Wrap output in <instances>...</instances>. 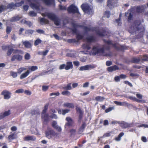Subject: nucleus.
<instances>
[{
  "instance_id": "obj_57",
  "label": "nucleus",
  "mask_w": 148,
  "mask_h": 148,
  "mask_svg": "<svg viewBox=\"0 0 148 148\" xmlns=\"http://www.w3.org/2000/svg\"><path fill=\"white\" fill-rule=\"evenodd\" d=\"M33 31L32 30H28L26 31L25 34H32L33 33Z\"/></svg>"
},
{
  "instance_id": "obj_4",
  "label": "nucleus",
  "mask_w": 148,
  "mask_h": 148,
  "mask_svg": "<svg viewBox=\"0 0 148 148\" xmlns=\"http://www.w3.org/2000/svg\"><path fill=\"white\" fill-rule=\"evenodd\" d=\"M81 8L85 13L88 14H92L93 11L92 6H89L87 4H83L81 5Z\"/></svg>"
},
{
  "instance_id": "obj_9",
  "label": "nucleus",
  "mask_w": 148,
  "mask_h": 148,
  "mask_svg": "<svg viewBox=\"0 0 148 148\" xmlns=\"http://www.w3.org/2000/svg\"><path fill=\"white\" fill-rule=\"evenodd\" d=\"M117 3V0H108L107 5L110 9H112L116 6Z\"/></svg>"
},
{
  "instance_id": "obj_43",
  "label": "nucleus",
  "mask_w": 148,
  "mask_h": 148,
  "mask_svg": "<svg viewBox=\"0 0 148 148\" xmlns=\"http://www.w3.org/2000/svg\"><path fill=\"white\" fill-rule=\"evenodd\" d=\"M30 54L28 53L25 54V60H28L30 58Z\"/></svg>"
},
{
  "instance_id": "obj_53",
  "label": "nucleus",
  "mask_w": 148,
  "mask_h": 148,
  "mask_svg": "<svg viewBox=\"0 0 148 148\" xmlns=\"http://www.w3.org/2000/svg\"><path fill=\"white\" fill-rule=\"evenodd\" d=\"M136 96L137 97L140 99H141L143 98V95L137 93L136 94Z\"/></svg>"
},
{
  "instance_id": "obj_44",
  "label": "nucleus",
  "mask_w": 148,
  "mask_h": 148,
  "mask_svg": "<svg viewBox=\"0 0 148 148\" xmlns=\"http://www.w3.org/2000/svg\"><path fill=\"white\" fill-rule=\"evenodd\" d=\"M110 14L109 11H106L104 14V15L105 16L108 18L110 17Z\"/></svg>"
},
{
  "instance_id": "obj_52",
  "label": "nucleus",
  "mask_w": 148,
  "mask_h": 148,
  "mask_svg": "<svg viewBox=\"0 0 148 148\" xmlns=\"http://www.w3.org/2000/svg\"><path fill=\"white\" fill-rule=\"evenodd\" d=\"M0 146H2V148H8L7 145L4 143H0Z\"/></svg>"
},
{
  "instance_id": "obj_34",
  "label": "nucleus",
  "mask_w": 148,
  "mask_h": 148,
  "mask_svg": "<svg viewBox=\"0 0 148 148\" xmlns=\"http://www.w3.org/2000/svg\"><path fill=\"white\" fill-rule=\"evenodd\" d=\"M26 69V68L24 67H21L18 69L17 70L18 73L20 74L23 71Z\"/></svg>"
},
{
  "instance_id": "obj_51",
  "label": "nucleus",
  "mask_w": 148,
  "mask_h": 148,
  "mask_svg": "<svg viewBox=\"0 0 148 148\" xmlns=\"http://www.w3.org/2000/svg\"><path fill=\"white\" fill-rule=\"evenodd\" d=\"M141 59L144 61H148V56H144L141 58Z\"/></svg>"
},
{
  "instance_id": "obj_1",
  "label": "nucleus",
  "mask_w": 148,
  "mask_h": 148,
  "mask_svg": "<svg viewBox=\"0 0 148 148\" xmlns=\"http://www.w3.org/2000/svg\"><path fill=\"white\" fill-rule=\"evenodd\" d=\"M83 48L86 50V54H89L90 55H95L98 54L103 53L104 49L98 45L94 46L91 50L89 45L87 44H84L82 47Z\"/></svg>"
},
{
  "instance_id": "obj_32",
  "label": "nucleus",
  "mask_w": 148,
  "mask_h": 148,
  "mask_svg": "<svg viewBox=\"0 0 148 148\" xmlns=\"http://www.w3.org/2000/svg\"><path fill=\"white\" fill-rule=\"evenodd\" d=\"M23 44L27 48H29L31 46L30 43L28 41H25L23 42Z\"/></svg>"
},
{
  "instance_id": "obj_14",
  "label": "nucleus",
  "mask_w": 148,
  "mask_h": 148,
  "mask_svg": "<svg viewBox=\"0 0 148 148\" xmlns=\"http://www.w3.org/2000/svg\"><path fill=\"white\" fill-rule=\"evenodd\" d=\"M76 109L77 113L79 114V118L81 119L83 114V111L79 107H76Z\"/></svg>"
},
{
  "instance_id": "obj_18",
  "label": "nucleus",
  "mask_w": 148,
  "mask_h": 148,
  "mask_svg": "<svg viewBox=\"0 0 148 148\" xmlns=\"http://www.w3.org/2000/svg\"><path fill=\"white\" fill-rule=\"evenodd\" d=\"M66 120L67 121V122L66 123L65 125L66 126H69L71 125L73 122L72 119L70 117H67Z\"/></svg>"
},
{
  "instance_id": "obj_47",
  "label": "nucleus",
  "mask_w": 148,
  "mask_h": 148,
  "mask_svg": "<svg viewBox=\"0 0 148 148\" xmlns=\"http://www.w3.org/2000/svg\"><path fill=\"white\" fill-rule=\"evenodd\" d=\"M115 23L117 24L119 26L121 25V22L120 19L119 18V19H116L115 21Z\"/></svg>"
},
{
  "instance_id": "obj_22",
  "label": "nucleus",
  "mask_w": 148,
  "mask_h": 148,
  "mask_svg": "<svg viewBox=\"0 0 148 148\" xmlns=\"http://www.w3.org/2000/svg\"><path fill=\"white\" fill-rule=\"evenodd\" d=\"M146 6L145 5L138 6L137 7V11L139 12H141L143 11L144 10Z\"/></svg>"
},
{
  "instance_id": "obj_19",
  "label": "nucleus",
  "mask_w": 148,
  "mask_h": 148,
  "mask_svg": "<svg viewBox=\"0 0 148 148\" xmlns=\"http://www.w3.org/2000/svg\"><path fill=\"white\" fill-rule=\"evenodd\" d=\"M132 124H129L125 122H123L121 123V126L123 128H126L132 126Z\"/></svg>"
},
{
  "instance_id": "obj_29",
  "label": "nucleus",
  "mask_w": 148,
  "mask_h": 148,
  "mask_svg": "<svg viewBox=\"0 0 148 148\" xmlns=\"http://www.w3.org/2000/svg\"><path fill=\"white\" fill-rule=\"evenodd\" d=\"M124 135V133H123L121 132L120 133L118 136V137L115 138V140L117 141H120L121 140V137L123 136Z\"/></svg>"
},
{
  "instance_id": "obj_41",
  "label": "nucleus",
  "mask_w": 148,
  "mask_h": 148,
  "mask_svg": "<svg viewBox=\"0 0 148 148\" xmlns=\"http://www.w3.org/2000/svg\"><path fill=\"white\" fill-rule=\"evenodd\" d=\"M29 15L31 16H34L36 15V13H35L34 11H30L29 12Z\"/></svg>"
},
{
  "instance_id": "obj_56",
  "label": "nucleus",
  "mask_w": 148,
  "mask_h": 148,
  "mask_svg": "<svg viewBox=\"0 0 148 148\" xmlns=\"http://www.w3.org/2000/svg\"><path fill=\"white\" fill-rule=\"evenodd\" d=\"M66 66V65L65 64H62L60 65L59 69L60 70H62L64 68L65 69V67Z\"/></svg>"
},
{
  "instance_id": "obj_17",
  "label": "nucleus",
  "mask_w": 148,
  "mask_h": 148,
  "mask_svg": "<svg viewBox=\"0 0 148 148\" xmlns=\"http://www.w3.org/2000/svg\"><path fill=\"white\" fill-rule=\"evenodd\" d=\"M30 73V71L29 70H28L25 73H22L20 75V78L21 79H23L26 77Z\"/></svg>"
},
{
  "instance_id": "obj_50",
  "label": "nucleus",
  "mask_w": 148,
  "mask_h": 148,
  "mask_svg": "<svg viewBox=\"0 0 148 148\" xmlns=\"http://www.w3.org/2000/svg\"><path fill=\"white\" fill-rule=\"evenodd\" d=\"M137 127H144L145 128H148V125L141 124L138 125Z\"/></svg>"
},
{
  "instance_id": "obj_61",
  "label": "nucleus",
  "mask_w": 148,
  "mask_h": 148,
  "mask_svg": "<svg viewBox=\"0 0 148 148\" xmlns=\"http://www.w3.org/2000/svg\"><path fill=\"white\" fill-rule=\"evenodd\" d=\"M59 95V93L58 92H53L50 94V95L52 96L53 95L58 96Z\"/></svg>"
},
{
  "instance_id": "obj_27",
  "label": "nucleus",
  "mask_w": 148,
  "mask_h": 148,
  "mask_svg": "<svg viewBox=\"0 0 148 148\" xmlns=\"http://www.w3.org/2000/svg\"><path fill=\"white\" fill-rule=\"evenodd\" d=\"M4 118L10 115L11 114L10 110L5 111L3 112H2Z\"/></svg>"
},
{
  "instance_id": "obj_38",
  "label": "nucleus",
  "mask_w": 148,
  "mask_h": 148,
  "mask_svg": "<svg viewBox=\"0 0 148 148\" xmlns=\"http://www.w3.org/2000/svg\"><path fill=\"white\" fill-rule=\"evenodd\" d=\"M42 42V41L41 40L39 39H36L34 42V45L35 46H36L39 44H40Z\"/></svg>"
},
{
  "instance_id": "obj_42",
  "label": "nucleus",
  "mask_w": 148,
  "mask_h": 148,
  "mask_svg": "<svg viewBox=\"0 0 148 148\" xmlns=\"http://www.w3.org/2000/svg\"><path fill=\"white\" fill-rule=\"evenodd\" d=\"M49 52V50H46L45 51H43L42 52H40V55H42L44 56H46L47 53Z\"/></svg>"
},
{
  "instance_id": "obj_25",
  "label": "nucleus",
  "mask_w": 148,
  "mask_h": 148,
  "mask_svg": "<svg viewBox=\"0 0 148 148\" xmlns=\"http://www.w3.org/2000/svg\"><path fill=\"white\" fill-rule=\"evenodd\" d=\"M130 99L132 100H133L135 101L138 102H141L142 103H144L145 102L144 100L138 99H137L134 97L131 96L130 97Z\"/></svg>"
},
{
  "instance_id": "obj_26",
  "label": "nucleus",
  "mask_w": 148,
  "mask_h": 148,
  "mask_svg": "<svg viewBox=\"0 0 148 148\" xmlns=\"http://www.w3.org/2000/svg\"><path fill=\"white\" fill-rule=\"evenodd\" d=\"M39 19L40 23L42 24H47L49 23V21L44 18H40Z\"/></svg>"
},
{
  "instance_id": "obj_46",
  "label": "nucleus",
  "mask_w": 148,
  "mask_h": 148,
  "mask_svg": "<svg viewBox=\"0 0 148 148\" xmlns=\"http://www.w3.org/2000/svg\"><path fill=\"white\" fill-rule=\"evenodd\" d=\"M24 92V90L22 89L21 88L18 89V90H16L15 91V92L16 93H22L23 92Z\"/></svg>"
},
{
  "instance_id": "obj_8",
  "label": "nucleus",
  "mask_w": 148,
  "mask_h": 148,
  "mask_svg": "<svg viewBox=\"0 0 148 148\" xmlns=\"http://www.w3.org/2000/svg\"><path fill=\"white\" fill-rule=\"evenodd\" d=\"M11 93L8 90H4L1 92V95L3 96V99L5 100H9L11 97Z\"/></svg>"
},
{
  "instance_id": "obj_23",
  "label": "nucleus",
  "mask_w": 148,
  "mask_h": 148,
  "mask_svg": "<svg viewBox=\"0 0 148 148\" xmlns=\"http://www.w3.org/2000/svg\"><path fill=\"white\" fill-rule=\"evenodd\" d=\"M114 103L118 106H125L127 104V103L125 102H121L114 101Z\"/></svg>"
},
{
  "instance_id": "obj_16",
  "label": "nucleus",
  "mask_w": 148,
  "mask_h": 148,
  "mask_svg": "<svg viewBox=\"0 0 148 148\" xmlns=\"http://www.w3.org/2000/svg\"><path fill=\"white\" fill-rule=\"evenodd\" d=\"M107 69L108 72H111L119 69V68L117 66L114 65L108 67Z\"/></svg>"
},
{
  "instance_id": "obj_39",
  "label": "nucleus",
  "mask_w": 148,
  "mask_h": 148,
  "mask_svg": "<svg viewBox=\"0 0 148 148\" xmlns=\"http://www.w3.org/2000/svg\"><path fill=\"white\" fill-rule=\"evenodd\" d=\"M62 95H65L69 96L71 95V93L69 91H65L62 92Z\"/></svg>"
},
{
  "instance_id": "obj_54",
  "label": "nucleus",
  "mask_w": 148,
  "mask_h": 148,
  "mask_svg": "<svg viewBox=\"0 0 148 148\" xmlns=\"http://www.w3.org/2000/svg\"><path fill=\"white\" fill-rule=\"evenodd\" d=\"M69 111L70 110L68 109L62 110L63 115H64L65 114L68 113Z\"/></svg>"
},
{
  "instance_id": "obj_11",
  "label": "nucleus",
  "mask_w": 148,
  "mask_h": 148,
  "mask_svg": "<svg viewBox=\"0 0 148 148\" xmlns=\"http://www.w3.org/2000/svg\"><path fill=\"white\" fill-rule=\"evenodd\" d=\"M95 67L93 65L89 64L80 67L79 68V70L82 71L89 70L93 69Z\"/></svg>"
},
{
  "instance_id": "obj_10",
  "label": "nucleus",
  "mask_w": 148,
  "mask_h": 148,
  "mask_svg": "<svg viewBox=\"0 0 148 148\" xmlns=\"http://www.w3.org/2000/svg\"><path fill=\"white\" fill-rule=\"evenodd\" d=\"M67 10L69 12L79 13L77 8L73 4L71 5L68 8Z\"/></svg>"
},
{
  "instance_id": "obj_58",
  "label": "nucleus",
  "mask_w": 148,
  "mask_h": 148,
  "mask_svg": "<svg viewBox=\"0 0 148 148\" xmlns=\"http://www.w3.org/2000/svg\"><path fill=\"white\" fill-rule=\"evenodd\" d=\"M141 59V58L137 59L136 58H135L133 59V62L135 63H138L139 62L140 60Z\"/></svg>"
},
{
  "instance_id": "obj_6",
  "label": "nucleus",
  "mask_w": 148,
  "mask_h": 148,
  "mask_svg": "<svg viewBox=\"0 0 148 148\" xmlns=\"http://www.w3.org/2000/svg\"><path fill=\"white\" fill-rule=\"evenodd\" d=\"M57 133L50 129H48L45 133V136L49 139L51 138L52 136L56 137L57 136Z\"/></svg>"
},
{
  "instance_id": "obj_31",
  "label": "nucleus",
  "mask_w": 148,
  "mask_h": 148,
  "mask_svg": "<svg viewBox=\"0 0 148 148\" xmlns=\"http://www.w3.org/2000/svg\"><path fill=\"white\" fill-rule=\"evenodd\" d=\"M87 40L89 42H91L94 40V37L91 36H88L86 38Z\"/></svg>"
},
{
  "instance_id": "obj_2",
  "label": "nucleus",
  "mask_w": 148,
  "mask_h": 148,
  "mask_svg": "<svg viewBox=\"0 0 148 148\" xmlns=\"http://www.w3.org/2000/svg\"><path fill=\"white\" fill-rule=\"evenodd\" d=\"M42 15L43 16H47L49 18L53 21L55 24L56 25H59L60 20L54 14L52 13L45 12V13H42Z\"/></svg>"
},
{
  "instance_id": "obj_3",
  "label": "nucleus",
  "mask_w": 148,
  "mask_h": 148,
  "mask_svg": "<svg viewBox=\"0 0 148 148\" xmlns=\"http://www.w3.org/2000/svg\"><path fill=\"white\" fill-rule=\"evenodd\" d=\"M130 29L131 30H130V33H136L137 31L138 32H140L144 31V28L142 25L139 24L132 27Z\"/></svg>"
},
{
  "instance_id": "obj_30",
  "label": "nucleus",
  "mask_w": 148,
  "mask_h": 148,
  "mask_svg": "<svg viewBox=\"0 0 148 148\" xmlns=\"http://www.w3.org/2000/svg\"><path fill=\"white\" fill-rule=\"evenodd\" d=\"M16 137L15 136V134L14 133H13L10 135L8 137V140L10 141H11L13 139L15 138Z\"/></svg>"
},
{
  "instance_id": "obj_59",
  "label": "nucleus",
  "mask_w": 148,
  "mask_h": 148,
  "mask_svg": "<svg viewBox=\"0 0 148 148\" xmlns=\"http://www.w3.org/2000/svg\"><path fill=\"white\" fill-rule=\"evenodd\" d=\"M54 128L57 130L59 132L61 131L62 130V129L61 127L59 126L58 125L57 126L55 127Z\"/></svg>"
},
{
  "instance_id": "obj_24",
  "label": "nucleus",
  "mask_w": 148,
  "mask_h": 148,
  "mask_svg": "<svg viewBox=\"0 0 148 148\" xmlns=\"http://www.w3.org/2000/svg\"><path fill=\"white\" fill-rule=\"evenodd\" d=\"M125 16L126 17H128V21L131 20L132 18V15L131 14V11L130 10H129L127 12H126Z\"/></svg>"
},
{
  "instance_id": "obj_48",
  "label": "nucleus",
  "mask_w": 148,
  "mask_h": 148,
  "mask_svg": "<svg viewBox=\"0 0 148 148\" xmlns=\"http://www.w3.org/2000/svg\"><path fill=\"white\" fill-rule=\"evenodd\" d=\"M14 52L16 53H19L20 54H23V52L21 50H16L14 51Z\"/></svg>"
},
{
  "instance_id": "obj_36",
  "label": "nucleus",
  "mask_w": 148,
  "mask_h": 148,
  "mask_svg": "<svg viewBox=\"0 0 148 148\" xmlns=\"http://www.w3.org/2000/svg\"><path fill=\"white\" fill-rule=\"evenodd\" d=\"M95 99L97 101H101L104 100V98L101 96H97L95 97Z\"/></svg>"
},
{
  "instance_id": "obj_5",
  "label": "nucleus",
  "mask_w": 148,
  "mask_h": 148,
  "mask_svg": "<svg viewBox=\"0 0 148 148\" xmlns=\"http://www.w3.org/2000/svg\"><path fill=\"white\" fill-rule=\"evenodd\" d=\"M29 2H31L30 4V6L33 9H35L38 11L39 12H40L39 11V9H41L43 10V8L42 7L40 6L39 4L38 3H36L34 2V0H27Z\"/></svg>"
},
{
  "instance_id": "obj_40",
  "label": "nucleus",
  "mask_w": 148,
  "mask_h": 148,
  "mask_svg": "<svg viewBox=\"0 0 148 148\" xmlns=\"http://www.w3.org/2000/svg\"><path fill=\"white\" fill-rule=\"evenodd\" d=\"M14 50L12 48L9 49L7 52V54L8 56H10Z\"/></svg>"
},
{
  "instance_id": "obj_63",
  "label": "nucleus",
  "mask_w": 148,
  "mask_h": 148,
  "mask_svg": "<svg viewBox=\"0 0 148 148\" xmlns=\"http://www.w3.org/2000/svg\"><path fill=\"white\" fill-rule=\"evenodd\" d=\"M58 125L57 124V122L56 121H53L52 122V126L55 128V127L57 126Z\"/></svg>"
},
{
  "instance_id": "obj_45",
  "label": "nucleus",
  "mask_w": 148,
  "mask_h": 148,
  "mask_svg": "<svg viewBox=\"0 0 148 148\" xmlns=\"http://www.w3.org/2000/svg\"><path fill=\"white\" fill-rule=\"evenodd\" d=\"M64 89H65L70 90L71 89V84H69L67 85V86L64 87Z\"/></svg>"
},
{
  "instance_id": "obj_37",
  "label": "nucleus",
  "mask_w": 148,
  "mask_h": 148,
  "mask_svg": "<svg viewBox=\"0 0 148 148\" xmlns=\"http://www.w3.org/2000/svg\"><path fill=\"white\" fill-rule=\"evenodd\" d=\"M29 69V70H31V71H34L38 69V67L36 66H33L31 67H30Z\"/></svg>"
},
{
  "instance_id": "obj_49",
  "label": "nucleus",
  "mask_w": 148,
  "mask_h": 148,
  "mask_svg": "<svg viewBox=\"0 0 148 148\" xmlns=\"http://www.w3.org/2000/svg\"><path fill=\"white\" fill-rule=\"evenodd\" d=\"M6 7L5 6L2 5L0 6V13L5 10Z\"/></svg>"
},
{
  "instance_id": "obj_64",
  "label": "nucleus",
  "mask_w": 148,
  "mask_h": 148,
  "mask_svg": "<svg viewBox=\"0 0 148 148\" xmlns=\"http://www.w3.org/2000/svg\"><path fill=\"white\" fill-rule=\"evenodd\" d=\"M11 31V28L8 27H7L6 29V32L7 34L9 33Z\"/></svg>"
},
{
  "instance_id": "obj_13",
  "label": "nucleus",
  "mask_w": 148,
  "mask_h": 148,
  "mask_svg": "<svg viewBox=\"0 0 148 148\" xmlns=\"http://www.w3.org/2000/svg\"><path fill=\"white\" fill-rule=\"evenodd\" d=\"M22 59V56L18 55H16L13 56L11 58V60L12 61H15V60H21Z\"/></svg>"
},
{
  "instance_id": "obj_7",
  "label": "nucleus",
  "mask_w": 148,
  "mask_h": 148,
  "mask_svg": "<svg viewBox=\"0 0 148 148\" xmlns=\"http://www.w3.org/2000/svg\"><path fill=\"white\" fill-rule=\"evenodd\" d=\"M48 104H46L44 107L42 114V119L45 122H47L48 119V115L45 113L48 108Z\"/></svg>"
},
{
  "instance_id": "obj_28",
  "label": "nucleus",
  "mask_w": 148,
  "mask_h": 148,
  "mask_svg": "<svg viewBox=\"0 0 148 148\" xmlns=\"http://www.w3.org/2000/svg\"><path fill=\"white\" fill-rule=\"evenodd\" d=\"M86 126V124L84 123L79 129V134H81L82 132Z\"/></svg>"
},
{
  "instance_id": "obj_62",
  "label": "nucleus",
  "mask_w": 148,
  "mask_h": 148,
  "mask_svg": "<svg viewBox=\"0 0 148 148\" xmlns=\"http://www.w3.org/2000/svg\"><path fill=\"white\" fill-rule=\"evenodd\" d=\"M59 7L60 9L62 10H66V7L65 6H63L61 5H60Z\"/></svg>"
},
{
  "instance_id": "obj_21",
  "label": "nucleus",
  "mask_w": 148,
  "mask_h": 148,
  "mask_svg": "<svg viewBox=\"0 0 148 148\" xmlns=\"http://www.w3.org/2000/svg\"><path fill=\"white\" fill-rule=\"evenodd\" d=\"M63 106L64 107L71 108H74V105L73 104L68 103H64L63 104Z\"/></svg>"
},
{
  "instance_id": "obj_12",
  "label": "nucleus",
  "mask_w": 148,
  "mask_h": 148,
  "mask_svg": "<svg viewBox=\"0 0 148 148\" xmlns=\"http://www.w3.org/2000/svg\"><path fill=\"white\" fill-rule=\"evenodd\" d=\"M84 28L85 29V30L86 31H89L90 30H95L96 32L98 34V35H99L100 36H102L104 35V34L103 33L100 32V31H97V30L95 29H94L93 28H88V27H84Z\"/></svg>"
},
{
  "instance_id": "obj_20",
  "label": "nucleus",
  "mask_w": 148,
  "mask_h": 148,
  "mask_svg": "<svg viewBox=\"0 0 148 148\" xmlns=\"http://www.w3.org/2000/svg\"><path fill=\"white\" fill-rule=\"evenodd\" d=\"M73 68V65L71 62H68L66 63V66L65 69L66 70H68Z\"/></svg>"
},
{
  "instance_id": "obj_55",
  "label": "nucleus",
  "mask_w": 148,
  "mask_h": 148,
  "mask_svg": "<svg viewBox=\"0 0 148 148\" xmlns=\"http://www.w3.org/2000/svg\"><path fill=\"white\" fill-rule=\"evenodd\" d=\"M114 108V107L109 108L106 110L105 112L106 113L108 112H110V111H111Z\"/></svg>"
},
{
  "instance_id": "obj_35",
  "label": "nucleus",
  "mask_w": 148,
  "mask_h": 148,
  "mask_svg": "<svg viewBox=\"0 0 148 148\" xmlns=\"http://www.w3.org/2000/svg\"><path fill=\"white\" fill-rule=\"evenodd\" d=\"M21 17L19 16H17L15 17H14L12 18L11 19V21H18L21 18Z\"/></svg>"
},
{
  "instance_id": "obj_60",
  "label": "nucleus",
  "mask_w": 148,
  "mask_h": 148,
  "mask_svg": "<svg viewBox=\"0 0 148 148\" xmlns=\"http://www.w3.org/2000/svg\"><path fill=\"white\" fill-rule=\"evenodd\" d=\"M48 88V86H43L42 87V90L43 91H46Z\"/></svg>"
},
{
  "instance_id": "obj_33",
  "label": "nucleus",
  "mask_w": 148,
  "mask_h": 148,
  "mask_svg": "<svg viewBox=\"0 0 148 148\" xmlns=\"http://www.w3.org/2000/svg\"><path fill=\"white\" fill-rule=\"evenodd\" d=\"M17 72H16L13 71H11L10 73V75L14 78H16L17 76Z\"/></svg>"
},
{
  "instance_id": "obj_15",
  "label": "nucleus",
  "mask_w": 148,
  "mask_h": 148,
  "mask_svg": "<svg viewBox=\"0 0 148 148\" xmlns=\"http://www.w3.org/2000/svg\"><path fill=\"white\" fill-rule=\"evenodd\" d=\"M36 138L33 136H27L25 137L24 140L25 141L32 140L34 141L36 140Z\"/></svg>"
}]
</instances>
